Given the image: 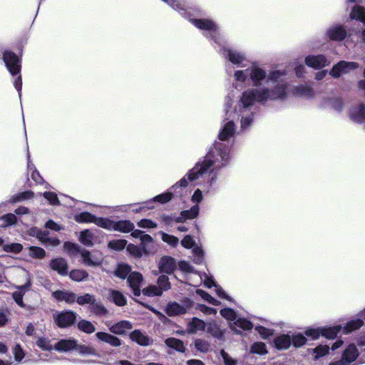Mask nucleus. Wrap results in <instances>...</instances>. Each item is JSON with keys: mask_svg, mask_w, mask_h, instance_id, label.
I'll return each instance as SVG.
<instances>
[{"mask_svg": "<svg viewBox=\"0 0 365 365\" xmlns=\"http://www.w3.org/2000/svg\"><path fill=\"white\" fill-rule=\"evenodd\" d=\"M220 314L222 317L229 321H233L235 322L237 319V314L235 312L230 308H225L220 311Z\"/></svg>", "mask_w": 365, "mask_h": 365, "instance_id": "69168bd1", "label": "nucleus"}, {"mask_svg": "<svg viewBox=\"0 0 365 365\" xmlns=\"http://www.w3.org/2000/svg\"><path fill=\"white\" fill-rule=\"evenodd\" d=\"M187 307V306L184 307L176 302H171L166 307V313L170 317L183 314L186 312Z\"/></svg>", "mask_w": 365, "mask_h": 365, "instance_id": "c85d7f7f", "label": "nucleus"}, {"mask_svg": "<svg viewBox=\"0 0 365 365\" xmlns=\"http://www.w3.org/2000/svg\"><path fill=\"white\" fill-rule=\"evenodd\" d=\"M81 256L83 264L86 266L98 267L103 262V257L101 253H92L84 249L81 252Z\"/></svg>", "mask_w": 365, "mask_h": 365, "instance_id": "ddd939ff", "label": "nucleus"}, {"mask_svg": "<svg viewBox=\"0 0 365 365\" xmlns=\"http://www.w3.org/2000/svg\"><path fill=\"white\" fill-rule=\"evenodd\" d=\"M53 297L61 302H66L68 304H73L76 299L74 293L64 291H56L53 293Z\"/></svg>", "mask_w": 365, "mask_h": 365, "instance_id": "c756f323", "label": "nucleus"}, {"mask_svg": "<svg viewBox=\"0 0 365 365\" xmlns=\"http://www.w3.org/2000/svg\"><path fill=\"white\" fill-rule=\"evenodd\" d=\"M359 317L360 319H352L346 324L343 329L344 334L350 333L363 326V319H365V309L360 312Z\"/></svg>", "mask_w": 365, "mask_h": 365, "instance_id": "aec40b11", "label": "nucleus"}, {"mask_svg": "<svg viewBox=\"0 0 365 365\" xmlns=\"http://www.w3.org/2000/svg\"><path fill=\"white\" fill-rule=\"evenodd\" d=\"M359 355V350L354 344H350L344 350L341 359L339 361L330 363L329 365H351Z\"/></svg>", "mask_w": 365, "mask_h": 365, "instance_id": "39448f33", "label": "nucleus"}, {"mask_svg": "<svg viewBox=\"0 0 365 365\" xmlns=\"http://www.w3.org/2000/svg\"><path fill=\"white\" fill-rule=\"evenodd\" d=\"M3 60L11 75L14 76L20 73L21 59L16 53L11 51H6L3 53Z\"/></svg>", "mask_w": 365, "mask_h": 365, "instance_id": "20e7f679", "label": "nucleus"}, {"mask_svg": "<svg viewBox=\"0 0 365 365\" xmlns=\"http://www.w3.org/2000/svg\"><path fill=\"white\" fill-rule=\"evenodd\" d=\"M75 220L79 223H94L97 220V217L88 212H82L75 215Z\"/></svg>", "mask_w": 365, "mask_h": 365, "instance_id": "72a5a7b5", "label": "nucleus"}, {"mask_svg": "<svg viewBox=\"0 0 365 365\" xmlns=\"http://www.w3.org/2000/svg\"><path fill=\"white\" fill-rule=\"evenodd\" d=\"M78 329L87 334H91L95 331L96 329L93 324L86 320H81L78 324Z\"/></svg>", "mask_w": 365, "mask_h": 365, "instance_id": "864d4df0", "label": "nucleus"}, {"mask_svg": "<svg viewBox=\"0 0 365 365\" xmlns=\"http://www.w3.org/2000/svg\"><path fill=\"white\" fill-rule=\"evenodd\" d=\"M202 178H200L198 180H191L189 178H188V173L182 178L180 179L178 182H177L175 185H173L170 189L171 190H177L178 187H182V188H185V187H187L188 186V182H195V181H199L200 180H201ZM204 179L203 180L205 181V180L206 179V178H205V177L202 178Z\"/></svg>", "mask_w": 365, "mask_h": 365, "instance_id": "09e8293b", "label": "nucleus"}, {"mask_svg": "<svg viewBox=\"0 0 365 365\" xmlns=\"http://www.w3.org/2000/svg\"><path fill=\"white\" fill-rule=\"evenodd\" d=\"M131 268L129 265L125 264H120L118 266L115 274L116 277L121 278V279H125L128 278V275L130 274Z\"/></svg>", "mask_w": 365, "mask_h": 365, "instance_id": "c03bdc74", "label": "nucleus"}, {"mask_svg": "<svg viewBox=\"0 0 365 365\" xmlns=\"http://www.w3.org/2000/svg\"><path fill=\"white\" fill-rule=\"evenodd\" d=\"M324 108H331L336 111H341L343 108V101L338 97H329L322 103Z\"/></svg>", "mask_w": 365, "mask_h": 365, "instance_id": "bb28decb", "label": "nucleus"}, {"mask_svg": "<svg viewBox=\"0 0 365 365\" xmlns=\"http://www.w3.org/2000/svg\"><path fill=\"white\" fill-rule=\"evenodd\" d=\"M140 248L143 251V253L148 255L150 253H153L155 249L153 247V238L148 235L144 234L140 237Z\"/></svg>", "mask_w": 365, "mask_h": 365, "instance_id": "a878e982", "label": "nucleus"}, {"mask_svg": "<svg viewBox=\"0 0 365 365\" xmlns=\"http://www.w3.org/2000/svg\"><path fill=\"white\" fill-rule=\"evenodd\" d=\"M132 341L141 346H148L150 344V339L142 333L140 330H135L130 334Z\"/></svg>", "mask_w": 365, "mask_h": 365, "instance_id": "cd10ccee", "label": "nucleus"}, {"mask_svg": "<svg viewBox=\"0 0 365 365\" xmlns=\"http://www.w3.org/2000/svg\"><path fill=\"white\" fill-rule=\"evenodd\" d=\"M96 336L98 339L115 347L120 346L122 344L119 338L106 332L99 331L96 334Z\"/></svg>", "mask_w": 365, "mask_h": 365, "instance_id": "b1692460", "label": "nucleus"}, {"mask_svg": "<svg viewBox=\"0 0 365 365\" xmlns=\"http://www.w3.org/2000/svg\"><path fill=\"white\" fill-rule=\"evenodd\" d=\"M194 345L195 349L201 353H207L210 349V342L202 339H195Z\"/></svg>", "mask_w": 365, "mask_h": 365, "instance_id": "37998d69", "label": "nucleus"}, {"mask_svg": "<svg viewBox=\"0 0 365 365\" xmlns=\"http://www.w3.org/2000/svg\"><path fill=\"white\" fill-rule=\"evenodd\" d=\"M286 73L273 70L267 73L266 70L257 63L245 69L235 71L232 85L237 90H242L252 83V88L243 91L238 102L235 103L231 99L226 102V115L228 119L234 116L240 118L242 130L249 129L255 121L254 105L258 103L264 105L269 101H284L288 97V84L284 81Z\"/></svg>", "mask_w": 365, "mask_h": 365, "instance_id": "f257e3e1", "label": "nucleus"}, {"mask_svg": "<svg viewBox=\"0 0 365 365\" xmlns=\"http://www.w3.org/2000/svg\"><path fill=\"white\" fill-rule=\"evenodd\" d=\"M274 345L277 349H287L291 344V337L288 334H282L274 339Z\"/></svg>", "mask_w": 365, "mask_h": 365, "instance_id": "473e14b6", "label": "nucleus"}, {"mask_svg": "<svg viewBox=\"0 0 365 365\" xmlns=\"http://www.w3.org/2000/svg\"><path fill=\"white\" fill-rule=\"evenodd\" d=\"M51 269L62 276H66L68 272L67 261L62 257H57L51 260L49 263Z\"/></svg>", "mask_w": 365, "mask_h": 365, "instance_id": "a211bd4d", "label": "nucleus"}, {"mask_svg": "<svg viewBox=\"0 0 365 365\" xmlns=\"http://www.w3.org/2000/svg\"><path fill=\"white\" fill-rule=\"evenodd\" d=\"M108 298L118 307L125 306L127 302L125 296L120 292L117 290H109Z\"/></svg>", "mask_w": 365, "mask_h": 365, "instance_id": "7c9ffc66", "label": "nucleus"}, {"mask_svg": "<svg viewBox=\"0 0 365 365\" xmlns=\"http://www.w3.org/2000/svg\"><path fill=\"white\" fill-rule=\"evenodd\" d=\"M325 35L329 40L341 41L346 37V31L342 26L335 25L327 29Z\"/></svg>", "mask_w": 365, "mask_h": 365, "instance_id": "dca6fc26", "label": "nucleus"}, {"mask_svg": "<svg viewBox=\"0 0 365 365\" xmlns=\"http://www.w3.org/2000/svg\"><path fill=\"white\" fill-rule=\"evenodd\" d=\"M77 340L73 338L60 339L55 345L54 349L60 352H68L76 350Z\"/></svg>", "mask_w": 365, "mask_h": 365, "instance_id": "f3484780", "label": "nucleus"}, {"mask_svg": "<svg viewBox=\"0 0 365 365\" xmlns=\"http://www.w3.org/2000/svg\"><path fill=\"white\" fill-rule=\"evenodd\" d=\"M30 235H35L36 237L43 243H48L52 246H57L60 244L58 240L49 239L48 237V232L46 231H41L37 228H33L30 230Z\"/></svg>", "mask_w": 365, "mask_h": 365, "instance_id": "412c9836", "label": "nucleus"}, {"mask_svg": "<svg viewBox=\"0 0 365 365\" xmlns=\"http://www.w3.org/2000/svg\"><path fill=\"white\" fill-rule=\"evenodd\" d=\"M205 328L206 324L203 320L194 317L188 323L187 331L189 334H196L200 331H205Z\"/></svg>", "mask_w": 365, "mask_h": 365, "instance_id": "393cba45", "label": "nucleus"}, {"mask_svg": "<svg viewBox=\"0 0 365 365\" xmlns=\"http://www.w3.org/2000/svg\"><path fill=\"white\" fill-rule=\"evenodd\" d=\"M143 277L138 272H133L128 275L127 282L133 290V294L139 297L141 294L140 284L143 282Z\"/></svg>", "mask_w": 365, "mask_h": 365, "instance_id": "4468645a", "label": "nucleus"}, {"mask_svg": "<svg viewBox=\"0 0 365 365\" xmlns=\"http://www.w3.org/2000/svg\"><path fill=\"white\" fill-rule=\"evenodd\" d=\"M36 345L43 351H51L54 349L51 341L46 337H39L36 341Z\"/></svg>", "mask_w": 365, "mask_h": 365, "instance_id": "8fccbe9b", "label": "nucleus"}, {"mask_svg": "<svg viewBox=\"0 0 365 365\" xmlns=\"http://www.w3.org/2000/svg\"><path fill=\"white\" fill-rule=\"evenodd\" d=\"M295 93L302 96H311L312 94V88L307 85H300L294 88Z\"/></svg>", "mask_w": 365, "mask_h": 365, "instance_id": "0e129e2a", "label": "nucleus"}, {"mask_svg": "<svg viewBox=\"0 0 365 365\" xmlns=\"http://www.w3.org/2000/svg\"><path fill=\"white\" fill-rule=\"evenodd\" d=\"M190 21L197 29L204 31V35L207 38H212L216 43L221 45V34L217 24L210 19H192Z\"/></svg>", "mask_w": 365, "mask_h": 365, "instance_id": "7ed1b4c3", "label": "nucleus"}, {"mask_svg": "<svg viewBox=\"0 0 365 365\" xmlns=\"http://www.w3.org/2000/svg\"><path fill=\"white\" fill-rule=\"evenodd\" d=\"M17 218L13 213L4 215L0 217V227H6L16 224Z\"/></svg>", "mask_w": 365, "mask_h": 365, "instance_id": "a19ab883", "label": "nucleus"}, {"mask_svg": "<svg viewBox=\"0 0 365 365\" xmlns=\"http://www.w3.org/2000/svg\"><path fill=\"white\" fill-rule=\"evenodd\" d=\"M231 159L230 146L225 142L216 141L202 162H199L189 170L188 178L191 180L206 179L202 184L204 192H210L215 188L220 178V170L230 163Z\"/></svg>", "mask_w": 365, "mask_h": 365, "instance_id": "f03ea898", "label": "nucleus"}, {"mask_svg": "<svg viewBox=\"0 0 365 365\" xmlns=\"http://www.w3.org/2000/svg\"><path fill=\"white\" fill-rule=\"evenodd\" d=\"M76 350L79 354L83 355H96V351L95 349L88 346L79 345L78 343Z\"/></svg>", "mask_w": 365, "mask_h": 365, "instance_id": "338daca9", "label": "nucleus"}, {"mask_svg": "<svg viewBox=\"0 0 365 365\" xmlns=\"http://www.w3.org/2000/svg\"><path fill=\"white\" fill-rule=\"evenodd\" d=\"M165 344L168 346H169L178 351H180V352L185 351L184 344L181 340H180L178 339H175L173 337L168 338L165 340Z\"/></svg>", "mask_w": 365, "mask_h": 365, "instance_id": "c9c22d12", "label": "nucleus"}, {"mask_svg": "<svg viewBox=\"0 0 365 365\" xmlns=\"http://www.w3.org/2000/svg\"><path fill=\"white\" fill-rule=\"evenodd\" d=\"M207 331L213 337L222 340L224 337V331L216 324H210L207 326Z\"/></svg>", "mask_w": 365, "mask_h": 365, "instance_id": "58836bf2", "label": "nucleus"}, {"mask_svg": "<svg viewBox=\"0 0 365 365\" xmlns=\"http://www.w3.org/2000/svg\"><path fill=\"white\" fill-rule=\"evenodd\" d=\"M29 250V255L33 258L42 259L46 256L45 250L41 247L31 246Z\"/></svg>", "mask_w": 365, "mask_h": 365, "instance_id": "4d7b16f0", "label": "nucleus"}, {"mask_svg": "<svg viewBox=\"0 0 365 365\" xmlns=\"http://www.w3.org/2000/svg\"><path fill=\"white\" fill-rule=\"evenodd\" d=\"M23 246L20 243H12L3 245V250L6 252L18 254L21 252Z\"/></svg>", "mask_w": 365, "mask_h": 365, "instance_id": "13d9d810", "label": "nucleus"}, {"mask_svg": "<svg viewBox=\"0 0 365 365\" xmlns=\"http://www.w3.org/2000/svg\"><path fill=\"white\" fill-rule=\"evenodd\" d=\"M222 54L230 63L237 66L242 65L246 60L245 53L235 48H223L222 49Z\"/></svg>", "mask_w": 365, "mask_h": 365, "instance_id": "9d476101", "label": "nucleus"}, {"mask_svg": "<svg viewBox=\"0 0 365 365\" xmlns=\"http://www.w3.org/2000/svg\"><path fill=\"white\" fill-rule=\"evenodd\" d=\"M158 289L162 290V293L164 291H167L170 289V283L169 282V279L165 275H161L158 279Z\"/></svg>", "mask_w": 365, "mask_h": 365, "instance_id": "052dcab7", "label": "nucleus"}, {"mask_svg": "<svg viewBox=\"0 0 365 365\" xmlns=\"http://www.w3.org/2000/svg\"><path fill=\"white\" fill-rule=\"evenodd\" d=\"M322 336L327 339H334L338 333L341 330L342 327L340 325L322 327Z\"/></svg>", "mask_w": 365, "mask_h": 365, "instance_id": "e433bc0d", "label": "nucleus"}, {"mask_svg": "<svg viewBox=\"0 0 365 365\" xmlns=\"http://www.w3.org/2000/svg\"><path fill=\"white\" fill-rule=\"evenodd\" d=\"M159 234L161 235L162 240L168 244V245L175 247L179 244V239L174 235H169L165 232H160Z\"/></svg>", "mask_w": 365, "mask_h": 365, "instance_id": "79ce46f5", "label": "nucleus"}, {"mask_svg": "<svg viewBox=\"0 0 365 365\" xmlns=\"http://www.w3.org/2000/svg\"><path fill=\"white\" fill-rule=\"evenodd\" d=\"M126 245L127 241L125 240H115L109 242L108 247L115 251H121L126 247Z\"/></svg>", "mask_w": 365, "mask_h": 365, "instance_id": "5fc2aeb1", "label": "nucleus"}, {"mask_svg": "<svg viewBox=\"0 0 365 365\" xmlns=\"http://www.w3.org/2000/svg\"><path fill=\"white\" fill-rule=\"evenodd\" d=\"M350 16L352 19H356L363 23L364 29L361 33V38L365 43V9L361 6H356L353 8Z\"/></svg>", "mask_w": 365, "mask_h": 365, "instance_id": "5701e85b", "label": "nucleus"}, {"mask_svg": "<svg viewBox=\"0 0 365 365\" xmlns=\"http://www.w3.org/2000/svg\"><path fill=\"white\" fill-rule=\"evenodd\" d=\"M79 240L81 243L86 247H92L93 245V235L88 230H83L81 232Z\"/></svg>", "mask_w": 365, "mask_h": 365, "instance_id": "4c0bfd02", "label": "nucleus"}, {"mask_svg": "<svg viewBox=\"0 0 365 365\" xmlns=\"http://www.w3.org/2000/svg\"><path fill=\"white\" fill-rule=\"evenodd\" d=\"M71 279L73 281L81 282L84 279L87 278L88 274L84 270L75 269L72 270L69 274Z\"/></svg>", "mask_w": 365, "mask_h": 365, "instance_id": "6e6d98bb", "label": "nucleus"}, {"mask_svg": "<svg viewBox=\"0 0 365 365\" xmlns=\"http://www.w3.org/2000/svg\"><path fill=\"white\" fill-rule=\"evenodd\" d=\"M176 267L175 260L168 256L163 257L159 262V269L161 272L167 274L172 273Z\"/></svg>", "mask_w": 365, "mask_h": 365, "instance_id": "4be33fe9", "label": "nucleus"}, {"mask_svg": "<svg viewBox=\"0 0 365 365\" xmlns=\"http://www.w3.org/2000/svg\"><path fill=\"white\" fill-rule=\"evenodd\" d=\"M196 292L204 300L208 302L210 304H211L212 305H215V306H218V305L220 304V301H218V300L215 299V298H213L211 295H210L206 292H205V291H203L202 289H197Z\"/></svg>", "mask_w": 365, "mask_h": 365, "instance_id": "bf43d9fd", "label": "nucleus"}, {"mask_svg": "<svg viewBox=\"0 0 365 365\" xmlns=\"http://www.w3.org/2000/svg\"><path fill=\"white\" fill-rule=\"evenodd\" d=\"M193 261L196 264H201L204 260V252L200 247H195L192 249Z\"/></svg>", "mask_w": 365, "mask_h": 365, "instance_id": "e2e57ef3", "label": "nucleus"}, {"mask_svg": "<svg viewBox=\"0 0 365 365\" xmlns=\"http://www.w3.org/2000/svg\"><path fill=\"white\" fill-rule=\"evenodd\" d=\"M109 331L114 334L123 335L127 331L133 328L132 324L128 321H120L118 323L108 325Z\"/></svg>", "mask_w": 365, "mask_h": 365, "instance_id": "6ab92c4d", "label": "nucleus"}, {"mask_svg": "<svg viewBox=\"0 0 365 365\" xmlns=\"http://www.w3.org/2000/svg\"><path fill=\"white\" fill-rule=\"evenodd\" d=\"M173 195L172 192H166L154 197L153 199L149 200V202L150 203L159 202L161 204H164L170 201L173 198Z\"/></svg>", "mask_w": 365, "mask_h": 365, "instance_id": "a18cd8bd", "label": "nucleus"}, {"mask_svg": "<svg viewBox=\"0 0 365 365\" xmlns=\"http://www.w3.org/2000/svg\"><path fill=\"white\" fill-rule=\"evenodd\" d=\"M114 222L113 220L106 218V217H97L96 221V225L100 227L103 229L113 231L114 229Z\"/></svg>", "mask_w": 365, "mask_h": 365, "instance_id": "ea45409f", "label": "nucleus"}, {"mask_svg": "<svg viewBox=\"0 0 365 365\" xmlns=\"http://www.w3.org/2000/svg\"><path fill=\"white\" fill-rule=\"evenodd\" d=\"M250 352L259 355H264L267 353L266 344L263 342H255L250 347Z\"/></svg>", "mask_w": 365, "mask_h": 365, "instance_id": "49530a36", "label": "nucleus"}, {"mask_svg": "<svg viewBox=\"0 0 365 365\" xmlns=\"http://www.w3.org/2000/svg\"><path fill=\"white\" fill-rule=\"evenodd\" d=\"M349 115L351 120L354 123L362 125L365 122V104L358 103L351 106Z\"/></svg>", "mask_w": 365, "mask_h": 365, "instance_id": "9b49d317", "label": "nucleus"}, {"mask_svg": "<svg viewBox=\"0 0 365 365\" xmlns=\"http://www.w3.org/2000/svg\"><path fill=\"white\" fill-rule=\"evenodd\" d=\"M305 64L314 69H321L330 64V61L324 54L308 55L304 59Z\"/></svg>", "mask_w": 365, "mask_h": 365, "instance_id": "1a4fd4ad", "label": "nucleus"}, {"mask_svg": "<svg viewBox=\"0 0 365 365\" xmlns=\"http://www.w3.org/2000/svg\"><path fill=\"white\" fill-rule=\"evenodd\" d=\"M16 291L12 294V297L15 302L21 307H24L25 304L23 302V297L25 293L30 290L31 287V278L29 274H28V278L25 284L21 286H14Z\"/></svg>", "mask_w": 365, "mask_h": 365, "instance_id": "f8f14e48", "label": "nucleus"}, {"mask_svg": "<svg viewBox=\"0 0 365 365\" xmlns=\"http://www.w3.org/2000/svg\"><path fill=\"white\" fill-rule=\"evenodd\" d=\"M225 120L222 123V128L219 133L220 141L223 142L232 138L236 133V127L234 123L235 118L232 116L228 119L229 115L225 114Z\"/></svg>", "mask_w": 365, "mask_h": 365, "instance_id": "6e6552de", "label": "nucleus"}, {"mask_svg": "<svg viewBox=\"0 0 365 365\" xmlns=\"http://www.w3.org/2000/svg\"><path fill=\"white\" fill-rule=\"evenodd\" d=\"M90 309L94 314L100 316L105 315L107 313L106 307L101 302H96V299H94V302L91 303Z\"/></svg>", "mask_w": 365, "mask_h": 365, "instance_id": "de8ad7c7", "label": "nucleus"}, {"mask_svg": "<svg viewBox=\"0 0 365 365\" xmlns=\"http://www.w3.org/2000/svg\"><path fill=\"white\" fill-rule=\"evenodd\" d=\"M127 251L135 257H140L143 255V251L137 245L129 244L126 247Z\"/></svg>", "mask_w": 365, "mask_h": 365, "instance_id": "774afa93", "label": "nucleus"}, {"mask_svg": "<svg viewBox=\"0 0 365 365\" xmlns=\"http://www.w3.org/2000/svg\"><path fill=\"white\" fill-rule=\"evenodd\" d=\"M34 192L31 191H25L21 193H18L12 197L11 199V203H16L22 200L31 199L34 197Z\"/></svg>", "mask_w": 365, "mask_h": 365, "instance_id": "603ef678", "label": "nucleus"}, {"mask_svg": "<svg viewBox=\"0 0 365 365\" xmlns=\"http://www.w3.org/2000/svg\"><path fill=\"white\" fill-rule=\"evenodd\" d=\"M200 277L206 287L211 288L212 287H215V292L219 297L225 299L230 302L232 301V299L226 294V292L221 287L215 284L213 279L211 277L204 273L203 274L200 275Z\"/></svg>", "mask_w": 365, "mask_h": 365, "instance_id": "2eb2a0df", "label": "nucleus"}, {"mask_svg": "<svg viewBox=\"0 0 365 365\" xmlns=\"http://www.w3.org/2000/svg\"><path fill=\"white\" fill-rule=\"evenodd\" d=\"M53 319L58 327L67 328L75 323L76 314L71 311L56 312L53 314Z\"/></svg>", "mask_w": 365, "mask_h": 365, "instance_id": "0eeeda50", "label": "nucleus"}, {"mask_svg": "<svg viewBox=\"0 0 365 365\" xmlns=\"http://www.w3.org/2000/svg\"><path fill=\"white\" fill-rule=\"evenodd\" d=\"M160 220L166 226H172L174 222H180L181 217L173 215H162Z\"/></svg>", "mask_w": 365, "mask_h": 365, "instance_id": "680f3d73", "label": "nucleus"}, {"mask_svg": "<svg viewBox=\"0 0 365 365\" xmlns=\"http://www.w3.org/2000/svg\"><path fill=\"white\" fill-rule=\"evenodd\" d=\"M200 207L198 205H193L190 209L183 210L180 213L181 222L183 220H192L199 215Z\"/></svg>", "mask_w": 365, "mask_h": 365, "instance_id": "f704fd0d", "label": "nucleus"}, {"mask_svg": "<svg viewBox=\"0 0 365 365\" xmlns=\"http://www.w3.org/2000/svg\"><path fill=\"white\" fill-rule=\"evenodd\" d=\"M134 228V224L130 220H119L114 222L113 231L127 233L133 230Z\"/></svg>", "mask_w": 365, "mask_h": 365, "instance_id": "2f4dec72", "label": "nucleus"}, {"mask_svg": "<svg viewBox=\"0 0 365 365\" xmlns=\"http://www.w3.org/2000/svg\"><path fill=\"white\" fill-rule=\"evenodd\" d=\"M141 292L148 297L161 296L162 290L155 285H150L142 289Z\"/></svg>", "mask_w": 365, "mask_h": 365, "instance_id": "3c124183", "label": "nucleus"}, {"mask_svg": "<svg viewBox=\"0 0 365 365\" xmlns=\"http://www.w3.org/2000/svg\"><path fill=\"white\" fill-rule=\"evenodd\" d=\"M358 67L357 63L341 61L332 67L329 74L333 78H338L341 76L347 74L350 71L356 69Z\"/></svg>", "mask_w": 365, "mask_h": 365, "instance_id": "423d86ee", "label": "nucleus"}]
</instances>
